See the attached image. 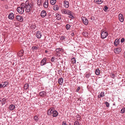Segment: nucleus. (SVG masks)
Returning a JSON list of instances; mask_svg holds the SVG:
<instances>
[{
  "mask_svg": "<svg viewBox=\"0 0 125 125\" xmlns=\"http://www.w3.org/2000/svg\"><path fill=\"white\" fill-rule=\"evenodd\" d=\"M15 25H18V24L19 25V23L18 22H15Z\"/></svg>",
  "mask_w": 125,
  "mask_h": 125,
  "instance_id": "nucleus-54",
  "label": "nucleus"
},
{
  "mask_svg": "<svg viewBox=\"0 0 125 125\" xmlns=\"http://www.w3.org/2000/svg\"><path fill=\"white\" fill-rule=\"evenodd\" d=\"M69 17L70 18H71L72 19H74V18L73 16V14L71 13L69 15Z\"/></svg>",
  "mask_w": 125,
  "mask_h": 125,
  "instance_id": "nucleus-39",
  "label": "nucleus"
},
{
  "mask_svg": "<svg viewBox=\"0 0 125 125\" xmlns=\"http://www.w3.org/2000/svg\"><path fill=\"white\" fill-rule=\"evenodd\" d=\"M67 12L66 14H67L69 15L71 13V11L70 10H67Z\"/></svg>",
  "mask_w": 125,
  "mask_h": 125,
  "instance_id": "nucleus-44",
  "label": "nucleus"
},
{
  "mask_svg": "<svg viewBox=\"0 0 125 125\" xmlns=\"http://www.w3.org/2000/svg\"><path fill=\"white\" fill-rule=\"evenodd\" d=\"M8 18L11 20L13 19L14 18L13 14L12 13H10L8 16Z\"/></svg>",
  "mask_w": 125,
  "mask_h": 125,
  "instance_id": "nucleus-16",
  "label": "nucleus"
},
{
  "mask_svg": "<svg viewBox=\"0 0 125 125\" xmlns=\"http://www.w3.org/2000/svg\"><path fill=\"white\" fill-rule=\"evenodd\" d=\"M42 0H37V4L39 6L42 5Z\"/></svg>",
  "mask_w": 125,
  "mask_h": 125,
  "instance_id": "nucleus-24",
  "label": "nucleus"
},
{
  "mask_svg": "<svg viewBox=\"0 0 125 125\" xmlns=\"http://www.w3.org/2000/svg\"><path fill=\"white\" fill-rule=\"evenodd\" d=\"M14 65V63H13L12 64V65Z\"/></svg>",
  "mask_w": 125,
  "mask_h": 125,
  "instance_id": "nucleus-61",
  "label": "nucleus"
},
{
  "mask_svg": "<svg viewBox=\"0 0 125 125\" xmlns=\"http://www.w3.org/2000/svg\"><path fill=\"white\" fill-rule=\"evenodd\" d=\"M36 36L37 38L40 39L42 36V34L40 31H38L36 33Z\"/></svg>",
  "mask_w": 125,
  "mask_h": 125,
  "instance_id": "nucleus-11",
  "label": "nucleus"
},
{
  "mask_svg": "<svg viewBox=\"0 0 125 125\" xmlns=\"http://www.w3.org/2000/svg\"><path fill=\"white\" fill-rule=\"evenodd\" d=\"M46 14V11L44 10H43L41 11V16L42 18L44 17Z\"/></svg>",
  "mask_w": 125,
  "mask_h": 125,
  "instance_id": "nucleus-10",
  "label": "nucleus"
},
{
  "mask_svg": "<svg viewBox=\"0 0 125 125\" xmlns=\"http://www.w3.org/2000/svg\"><path fill=\"white\" fill-rule=\"evenodd\" d=\"M70 27H71V26L69 24H67V25H66V29L67 30L69 29H70Z\"/></svg>",
  "mask_w": 125,
  "mask_h": 125,
  "instance_id": "nucleus-35",
  "label": "nucleus"
},
{
  "mask_svg": "<svg viewBox=\"0 0 125 125\" xmlns=\"http://www.w3.org/2000/svg\"><path fill=\"white\" fill-rule=\"evenodd\" d=\"M80 87H78L77 89L76 90V92H78L79 91V90H80Z\"/></svg>",
  "mask_w": 125,
  "mask_h": 125,
  "instance_id": "nucleus-50",
  "label": "nucleus"
},
{
  "mask_svg": "<svg viewBox=\"0 0 125 125\" xmlns=\"http://www.w3.org/2000/svg\"><path fill=\"white\" fill-rule=\"evenodd\" d=\"M67 9H63L61 11L62 14H66L67 12Z\"/></svg>",
  "mask_w": 125,
  "mask_h": 125,
  "instance_id": "nucleus-29",
  "label": "nucleus"
},
{
  "mask_svg": "<svg viewBox=\"0 0 125 125\" xmlns=\"http://www.w3.org/2000/svg\"><path fill=\"white\" fill-rule=\"evenodd\" d=\"M65 39V37L64 36H61L60 38V39L62 40H63Z\"/></svg>",
  "mask_w": 125,
  "mask_h": 125,
  "instance_id": "nucleus-46",
  "label": "nucleus"
},
{
  "mask_svg": "<svg viewBox=\"0 0 125 125\" xmlns=\"http://www.w3.org/2000/svg\"><path fill=\"white\" fill-rule=\"evenodd\" d=\"M71 35L72 36H73L74 35V32H72L71 33Z\"/></svg>",
  "mask_w": 125,
  "mask_h": 125,
  "instance_id": "nucleus-55",
  "label": "nucleus"
},
{
  "mask_svg": "<svg viewBox=\"0 0 125 125\" xmlns=\"http://www.w3.org/2000/svg\"><path fill=\"white\" fill-rule=\"evenodd\" d=\"M119 19L121 22H123L124 21V18L123 15L122 14H119Z\"/></svg>",
  "mask_w": 125,
  "mask_h": 125,
  "instance_id": "nucleus-12",
  "label": "nucleus"
},
{
  "mask_svg": "<svg viewBox=\"0 0 125 125\" xmlns=\"http://www.w3.org/2000/svg\"><path fill=\"white\" fill-rule=\"evenodd\" d=\"M62 125H67V124H66L65 122H63Z\"/></svg>",
  "mask_w": 125,
  "mask_h": 125,
  "instance_id": "nucleus-52",
  "label": "nucleus"
},
{
  "mask_svg": "<svg viewBox=\"0 0 125 125\" xmlns=\"http://www.w3.org/2000/svg\"><path fill=\"white\" fill-rule=\"evenodd\" d=\"M121 51V48H115L114 50V52L116 54L120 53Z\"/></svg>",
  "mask_w": 125,
  "mask_h": 125,
  "instance_id": "nucleus-6",
  "label": "nucleus"
},
{
  "mask_svg": "<svg viewBox=\"0 0 125 125\" xmlns=\"http://www.w3.org/2000/svg\"><path fill=\"white\" fill-rule=\"evenodd\" d=\"M34 119L35 121H37L38 119L37 116V115L35 116L34 117Z\"/></svg>",
  "mask_w": 125,
  "mask_h": 125,
  "instance_id": "nucleus-43",
  "label": "nucleus"
},
{
  "mask_svg": "<svg viewBox=\"0 0 125 125\" xmlns=\"http://www.w3.org/2000/svg\"><path fill=\"white\" fill-rule=\"evenodd\" d=\"M24 53V51L23 50H21L18 53V55L19 56H22L23 55Z\"/></svg>",
  "mask_w": 125,
  "mask_h": 125,
  "instance_id": "nucleus-15",
  "label": "nucleus"
},
{
  "mask_svg": "<svg viewBox=\"0 0 125 125\" xmlns=\"http://www.w3.org/2000/svg\"><path fill=\"white\" fill-rule=\"evenodd\" d=\"M55 58L54 57H52L51 60V61L52 62H54V60L55 59Z\"/></svg>",
  "mask_w": 125,
  "mask_h": 125,
  "instance_id": "nucleus-47",
  "label": "nucleus"
},
{
  "mask_svg": "<svg viewBox=\"0 0 125 125\" xmlns=\"http://www.w3.org/2000/svg\"><path fill=\"white\" fill-rule=\"evenodd\" d=\"M15 106L14 105L11 104L9 107V109L11 110H12L14 109Z\"/></svg>",
  "mask_w": 125,
  "mask_h": 125,
  "instance_id": "nucleus-22",
  "label": "nucleus"
},
{
  "mask_svg": "<svg viewBox=\"0 0 125 125\" xmlns=\"http://www.w3.org/2000/svg\"><path fill=\"white\" fill-rule=\"evenodd\" d=\"M125 40L124 38H122L121 40V43H123Z\"/></svg>",
  "mask_w": 125,
  "mask_h": 125,
  "instance_id": "nucleus-49",
  "label": "nucleus"
},
{
  "mask_svg": "<svg viewBox=\"0 0 125 125\" xmlns=\"http://www.w3.org/2000/svg\"><path fill=\"white\" fill-rule=\"evenodd\" d=\"M110 76L112 78H114L115 77V74L113 73H111L110 74Z\"/></svg>",
  "mask_w": 125,
  "mask_h": 125,
  "instance_id": "nucleus-41",
  "label": "nucleus"
},
{
  "mask_svg": "<svg viewBox=\"0 0 125 125\" xmlns=\"http://www.w3.org/2000/svg\"><path fill=\"white\" fill-rule=\"evenodd\" d=\"M48 1H46V0H45V1L44 3H43V6L45 8H47L48 7Z\"/></svg>",
  "mask_w": 125,
  "mask_h": 125,
  "instance_id": "nucleus-18",
  "label": "nucleus"
},
{
  "mask_svg": "<svg viewBox=\"0 0 125 125\" xmlns=\"http://www.w3.org/2000/svg\"><path fill=\"white\" fill-rule=\"evenodd\" d=\"M40 95L42 97H44L46 95V93L44 91L40 92L39 93Z\"/></svg>",
  "mask_w": 125,
  "mask_h": 125,
  "instance_id": "nucleus-17",
  "label": "nucleus"
},
{
  "mask_svg": "<svg viewBox=\"0 0 125 125\" xmlns=\"http://www.w3.org/2000/svg\"><path fill=\"white\" fill-rule=\"evenodd\" d=\"M1 98H0V102H1Z\"/></svg>",
  "mask_w": 125,
  "mask_h": 125,
  "instance_id": "nucleus-60",
  "label": "nucleus"
},
{
  "mask_svg": "<svg viewBox=\"0 0 125 125\" xmlns=\"http://www.w3.org/2000/svg\"><path fill=\"white\" fill-rule=\"evenodd\" d=\"M25 5H26V6L30 5V3H29V1L28 0H26L25 2Z\"/></svg>",
  "mask_w": 125,
  "mask_h": 125,
  "instance_id": "nucleus-36",
  "label": "nucleus"
},
{
  "mask_svg": "<svg viewBox=\"0 0 125 125\" xmlns=\"http://www.w3.org/2000/svg\"><path fill=\"white\" fill-rule=\"evenodd\" d=\"M31 28L33 29H35V28L36 27V26L35 25H31Z\"/></svg>",
  "mask_w": 125,
  "mask_h": 125,
  "instance_id": "nucleus-45",
  "label": "nucleus"
},
{
  "mask_svg": "<svg viewBox=\"0 0 125 125\" xmlns=\"http://www.w3.org/2000/svg\"><path fill=\"white\" fill-rule=\"evenodd\" d=\"M91 74L89 72L88 73L85 74V77L87 78H89Z\"/></svg>",
  "mask_w": 125,
  "mask_h": 125,
  "instance_id": "nucleus-32",
  "label": "nucleus"
},
{
  "mask_svg": "<svg viewBox=\"0 0 125 125\" xmlns=\"http://www.w3.org/2000/svg\"><path fill=\"white\" fill-rule=\"evenodd\" d=\"M3 85H2V84H0V88H1L2 87H3Z\"/></svg>",
  "mask_w": 125,
  "mask_h": 125,
  "instance_id": "nucleus-53",
  "label": "nucleus"
},
{
  "mask_svg": "<svg viewBox=\"0 0 125 125\" xmlns=\"http://www.w3.org/2000/svg\"><path fill=\"white\" fill-rule=\"evenodd\" d=\"M74 125H80V124L79 122L77 121H75L74 122Z\"/></svg>",
  "mask_w": 125,
  "mask_h": 125,
  "instance_id": "nucleus-37",
  "label": "nucleus"
},
{
  "mask_svg": "<svg viewBox=\"0 0 125 125\" xmlns=\"http://www.w3.org/2000/svg\"><path fill=\"white\" fill-rule=\"evenodd\" d=\"M64 6L65 8H67L69 7V2L68 1L64 0Z\"/></svg>",
  "mask_w": 125,
  "mask_h": 125,
  "instance_id": "nucleus-13",
  "label": "nucleus"
},
{
  "mask_svg": "<svg viewBox=\"0 0 125 125\" xmlns=\"http://www.w3.org/2000/svg\"><path fill=\"white\" fill-rule=\"evenodd\" d=\"M56 18L58 20H59L61 19V15L59 14H56Z\"/></svg>",
  "mask_w": 125,
  "mask_h": 125,
  "instance_id": "nucleus-26",
  "label": "nucleus"
},
{
  "mask_svg": "<svg viewBox=\"0 0 125 125\" xmlns=\"http://www.w3.org/2000/svg\"><path fill=\"white\" fill-rule=\"evenodd\" d=\"M46 58H44L41 61L40 65L41 66H43L46 64Z\"/></svg>",
  "mask_w": 125,
  "mask_h": 125,
  "instance_id": "nucleus-7",
  "label": "nucleus"
},
{
  "mask_svg": "<svg viewBox=\"0 0 125 125\" xmlns=\"http://www.w3.org/2000/svg\"><path fill=\"white\" fill-rule=\"evenodd\" d=\"M24 9H23V8H21L20 7H18L17 8V11L21 14L23 13L24 12Z\"/></svg>",
  "mask_w": 125,
  "mask_h": 125,
  "instance_id": "nucleus-4",
  "label": "nucleus"
},
{
  "mask_svg": "<svg viewBox=\"0 0 125 125\" xmlns=\"http://www.w3.org/2000/svg\"><path fill=\"white\" fill-rule=\"evenodd\" d=\"M33 7V5L31 3H30L29 5L25 7V11L26 12H30L32 8Z\"/></svg>",
  "mask_w": 125,
  "mask_h": 125,
  "instance_id": "nucleus-2",
  "label": "nucleus"
},
{
  "mask_svg": "<svg viewBox=\"0 0 125 125\" xmlns=\"http://www.w3.org/2000/svg\"><path fill=\"white\" fill-rule=\"evenodd\" d=\"M101 38L103 39L106 38L108 35V33L106 31H103L102 30L101 31Z\"/></svg>",
  "mask_w": 125,
  "mask_h": 125,
  "instance_id": "nucleus-1",
  "label": "nucleus"
},
{
  "mask_svg": "<svg viewBox=\"0 0 125 125\" xmlns=\"http://www.w3.org/2000/svg\"><path fill=\"white\" fill-rule=\"evenodd\" d=\"M72 62L73 64H74L76 63V60L75 58H74L72 59H71Z\"/></svg>",
  "mask_w": 125,
  "mask_h": 125,
  "instance_id": "nucleus-33",
  "label": "nucleus"
},
{
  "mask_svg": "<svg viewBox=\"0 0 125 125\" xmlns=\"http://www.w3.org/2000/svg\"><path fill=\"white\" fill-rule=\"evenodd\" d=\"M16 18L18 21L20 22H21L23 20V17L20 15L17 16Z\"/></svg>",
  "mask_w": 125,
  "mask_h": 125,
  "instance_id": "nucleus-8",
  "label": "nucleus"
},
{
  "mask_svg": "<svg viewBox=\"0 0 125 125\" xmlns=\"http://www.w3.org/2000/svg\"><path fill=\"white\" fill-rule=\"evenodd\" d=\"M104 9L105 10H106L108 9V7L106 6H104Z\"/></svg>",
  "mask_w": 125,
  "mask_h": 125,
  "instance_id": "nucleus-51",
  "label": "nucleus"
},
{
  "mask_svg": "<svg viewBox=\"0 0 125 125\" xmlns=\"http://www.w3.org/2000/svg\"><path fill=\"white\" fill-rule=\"evenodd\" d=\"M82 20L85 25H87L88 24V21L85 18L83 17H82Z\"/></svg>",
  "mask_w": 125,
  "mask_h": 125,
  "instance_id": "nucleus-5",
  "label": "nucleus"
},
{
  "mask_svg": "<svg viewBox=\"0 0 125 125\" xmlns=\"http://www.w3.org/2000/svg\"><path fill=\"white\" fill-rule=\"evenodd\" d=\"M91 19H92V17H91Z\"/></svg>",
  "mask_w": 125,
  "mask_h": 125,
  "instance_id": "nucleus-63",
  "label": "nucleus"
},
{
  "mask_svg": "<svg viewBox=\"0 0 125 125\" xmlns=\"http://www.w3.org/2000/svg\"><path fill=\"white\" fill-rule=\"evenodd\" d=\"M2 85H3V86L5 85L4 86V87L6 86L8 84V82H5L2 83Z\"/></svg>",
  "mask_w": 125,
  "mask_h": 125,
  "instance_id": "nucleus-31",
  "label": "nucleus"
},
{
  "mask_svg": "<svg viewBox=\"0 0 125 125\" xmlns=\"http://www.w3.org/2000/svg\"><path fill=\"white\" fill-rule=\"evenodd\" d=\"M94 1L98 4H100L102 2L101 0H94Z\"/></svg>",
  "mask_w": 125,
  "mask_h": 125,
  "instance_id": "nucleus-27",
  "label": "nucleus"
},
{
  "mask_svg": "<svg viewBox=\"0 0 125 125\" xmlns=\"http://www.w3.org/2000/svg\"><path fill=\"white\" fill-rule=\"evenodd\" d=\"M120 42V41L119 39H116L114 42V44L115 46H117V45H118Z\"/></svg>",
  "mask_w": 125,
  "mask_h": 125,
  "instance_id": "nucleus-14",
  "label": "nucleus"
},
{
  "mask_svg": "<svg viewBox=\"0 0 125 125\" xmlns=\"http://www.w3.org/2000/svg\"><path fill=\"white\" fill-rule=\"evenodd\" d=\"M26 6V5H25V3H22L21 4V8H23V9H24V8H25V7Z\"/></svg>",
  "mask_w": 125,
  "mask_h": 125,
  "instance_id": "nucleus-30",
  "label": "nucleus"
},
{
  "mask_svg": "<svg viewBox=\"0 0 125 125\" xmlns=\"http://www.w3.org/2000/svg\"><path fill=\"white\" fill-rule=\"evenodd\" d=\"M124 55L125 57V52H124Z\"/></svg>",
  "mask_w": 125,
  "mask_h": 125,
  "instance_id": "nucleus-59",
  "label": "nucleus"
},
{
  "mask_svg": "<svg viewBox=\"0 0 125 125\" xmlns=\"http://www.w3.org/2000/svg\"><path fill=\"white\" fill-rule=\"evenodd\" d=\"M125 108H123L121 110L120 113H123L125 112Z\"/></svg>",
  "mask_w": 125,
  "mask_h": 125,
  "instance_id": "nucleus-40",
  "label": "nucleus"
},
{
  "mask_svg": "<svg viewBox=\"0 0 125 125\" xmlns=\"http://www.w3.org/2000/svg\"><path fill=\"white\" fill-rule=\"evenodd\" d=\"M58 113L57 111H53L52 115L53 117H55L57 116L58 115Z\"/></svg>",
  "mask_w": 125,
  "mask_h": 125,
  "instance_id": "nucleus-20",
  "label": "nucleus"
},
{
  "mask_svg": "<svg viewBox=\"0 0 125 125\" xmlns=\"http://www.w3.org/2000/svg\"><path fill=\"white\" fill-rule=\"evenodd\" d=\"M5 102H4V101L3 102H2V104H5Z\"/></svg>",
  "mask_w": 125,
  "mask_h": 125,
  "instance_id": "nucleus-56",
  "label": "nucleus"
},
{
  "mask_svg": "<svg viewBox=\"0 0 125 125\" xmlns=\"http://www.w3.org/2000/svg\"><path fill=\"white\" fill-rule=\"evenodd\" d=\"M63 82V79L62 78H60L58 81V83L60 85H62Z\"/></svg>",
  "mask_w": 125,
  "mask_h": 125,
  "instance_id": "nucleus-19",
  "label": "nucleus"
},
{
  "mask_svg": "<svg viewBox=\"0 0 125 125\" xmlns=\"http://www.w3.org/2000/svg\"><path fill=\"white\" fill-rule=\"evenodd\" d=\"M95 74L97 75H99L100 73V71L99 69H97L95 70Z\"/></svg>",
  "mask_w": 125,
  "mask_h": 125,
  "instance_id": "nucleus-25",
  "label": "nucleus"
},
{
  "mask_svg": "<svg viewBox=\"0 0 125 125\" xmlns=\"http://www.w3.org/2000/svg\"><path fill=\"white\" fill-rule=\"evenodd\" d=\"M104 104H106V106L107 107H109V103L107 102H105Z\"/></svg>",
  "mask_w": 125,
  "mask_h": 125,
  "instance_id": "nucleus-38",
  "label": "nucleus"
},
{
  "mask_svg": "<svg viewBox=\"0 0 125 125\" xmlns=\"http://www.w3.org/2000/svg\"><path fill=\"white\" fill-rule=\"evenodd\" d=\"M101 1L102 2H103L104 0H101Z\"/></svg>",
  "mask_w": 125,
  "mask_h": 125,
  "instance_id": "nucleus-62",
  "label": "nucleus"
},
{
  "mask_svg": "<svg viewBox=\"0 0 125 125\" xmlns=\"http://www.w3.org/2000/svg\"><path fill=\"white\" fill-rule=\"evenodd\" d=\"M29 87V85L28 84H26L24 85V87H25L26 89H27Z\"/></svg>",
  "mask_w": 125,
  "mask_h": 125,
  "instance_id": "nucleus-48",
  "label": "nucleus"
},
{
  "mask_svg": "<svg viewBox=\"0 0 125 125\" xmlns=\"http://www.w3.org/2000/svg\"><path fill=\"white\" fill-rule=\"evenodd\" d=\"M56 53V55L58 56H60L61 55V52H62L63 51V50L62 49L58 48L56 49L55 50Z\"/></svg>",
  "mask_w": 125,
  "mask_h": 125,
  "instance_id": "nucleus-3",
  "label": "nucleus"
},
{
  "mask_svg": "<svg viewBox=\"0 0 125 125\" xmlns=\"http://www.w3.org/2000/svg\"><path fill=\"white\" fill-rule=\"evenodd\" d=\"M54 108H50L48 111L47 114L48 115H51L53 112V110H54Z\"/></svg>",
  "mask_w": 125,
  "mask_h": 125,
  "instance_id": "nucleus-9",
  "label": "nucleus"
},
{
  "mask_svg": "<svg viewBox=\"0 0 125 125\" xmlns=\"http://www.w3.org/2000/svg\"><path fill=\"white\" fill-rule=\"evenodd\" d=\"M38 48L36 46H33L32 47V49L34 51L35 50H37Z\"/></svg>",
  "mask_w": 125,
  "mask_h": 125,
  "instance_id": "nucleus-42",
  "label": "nucleus"
},
{
  "mask_svg": "<svg viewBox=\"0 0 125 125\" xmlns=\"http://www.w3.org/2000/svg\"><path fill=\"white\" fill-rule=\"evenodd\" d=\"M48 52V50H45V52L46 53H47Z\"/></svg>",
  "mask_w": 125,
  "mask_h": 125,
  "instance_id": "nucleus-57",
  "label": "nucleus"
},
{
  "mask_svg": "<svg viewBox=\"0 0 125 125\" xmlns=\"http://www.w3.org/2000/svg\"><path fill=\"white\" fill-rule=\"evenodd\" d=\"M104 93L103 92H101L100 94L98 96V98H100L101 97H104Z\"/></svg>",
  "mask_w": 125,
  "mask_h": 125,
  "instance_id": "nucleus-21",
  "label": "nucleus"
},
{
  "mask_svg": "<svg viewBox=\"0 0 125 125\" xmlns=\"http://www.w3.org/2000/svg\"><path fill=\"white\" fill-rule=\"evenodd\" d=\"M82 34L85 37H87L88 36V33L87 32L84 31L82 33Z\"/></svg>",
  "mask_w": 125,
  "mask_h": 125,
  "instance_id": "nucleus-23",
  "label": "nucleus"
},
{
  "mask_svg": "<svg viewBox=\"0 0 125 125\" xmlns=\"http://www.w3.org/2000/svg\"><path fill=\"white\" fill-rule=\"evenodd\" d=\"M1 1H4L5 0H1Z\"/></svg>",
  "mask_w": 125,
  "mask_h": 125,
  "instance_id": "nucleus-58",
  "label": "nucleus"
},
{
  "mask_svg": "<svg viewBox=\"0 0 125 125\" xmlns=\"http://www.w3.org/2000/svg\"><path fill=\"white\" fill-rule=\"evenodd\" d=\"M56 0H51L50 1L52 5H53L55 3Z\"/></svg>",
  "mask_w": 125,
  "mask_h": 125,
  "instance_id": "nucleus-28",
  "label": "nucleus"
},
{
  "mask_svg": "<svg viewBox=\"0 0 125 125\" xmlns=\"http://www.w3.org/2000/svg\"><path fill=\"white\" fill-rule=\"evenodd\" d=\"M54 10H58L59 9L58 6L57 5L54 6L53 7Z\"/></svg>",
  "mask_w": 125,
  "mask_h": 125,
  "instance_id": "nucleus-34",
  "label": "nucleus"
}]
</instances>
